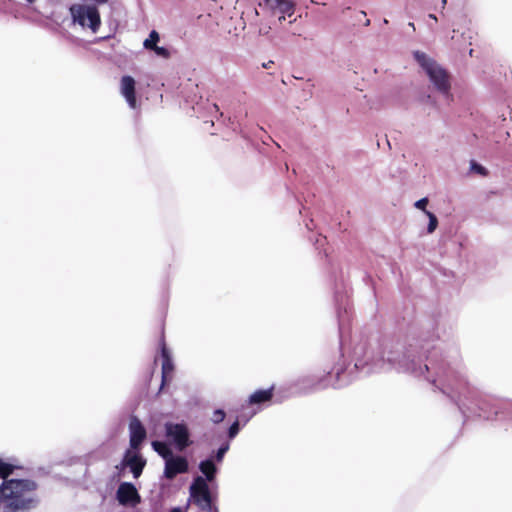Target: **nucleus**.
Returning a JSON list of instances; mask_svg holds the SVG:
<instances>
[{"instance_id": "obj_1", "label": "nucleus", "mask_w": 512, "mask_h": 512, "mask_svg": "<svg viewBox=\"0 0 512 512\" xmlns=\"http://www.w3.org/2000/svg\"><path fill=\"white\" fill-rule=\"evenodd\" d=\"M38 484L31 479H10L0 484L3 512H29L38 505Z\"/></svg>"}, {"instance_id": "obj_2", "label": "nucleus", "mask_w": 512, "mask_h": 512, "mask_svg": "<svg viewBox=\"0 0 512 512\" xmlns=\"http://www.w3.org/2000/svg\"><path fill=\"white\" fill-rule=\"evenodd\" d=\"M414 57L425 70L434 87L441 94L449 96L451 83L448 72L423 52L416 51Z\"/></svg>"}, {"instance_id": "obj_3", "label": "nucleus", "mask_w": 512, "mask_h": 512, "mask_svg": "<svg viewBox=\"0 0 512 512\" xmlns=\"http://www.w3.org/2000/svg\"><path fill=\"white\" fill-rule=\"evenodd\" d=\"M72 17L75 22L79 23L82 27H89L93 32H96L100 25L101 19L98 9L95 6L89 5H73L70 8Z\"/></svg>"}, {"instance_id": "obj_4", "label": "nucleus", "mask_w": 512, "mask_h": 512, "mask_svg": "<svg viewBox=\"0 0 512 512\" xmlns=\"http://www.w3.org/2000/svg\"><path fill=\"white\" fill-rule=\"evenodd\" d=\"M189 491L190 499L197 507L204 512H211L212 497L209 486L203 477L194 478Z\"/></svg>"}, {"instance_id": "obj_5", "label": "nucleus", "mask_w": 512, "mask_h": 512, "mask_svg": "<svg viewBox=\"0 0 512 512\" xmlns=\"http://www.w3.org/2000/svg\"><path fill=\"white\" fill-rule=\"evenodd\" d=\"M160 347H161V357H162V367H161V387L162 390L166 385H168L172 378L174 372V363L170 354L169 349L166 346L164 330L161 331L160 338Z\"/></svg>"}, {"instance_id": "obj_6", "label": "nucleus", "mask_w": 512, "mask_h": 512, "mask_svg": "<svg viewBox=\"0 0 512 512\" xmlns=\"http://www.w3.org/2000/svg\"><path fill=\"white\" fill-rule=\"evenodd\" d=\"M165 430L168 437L172 438L177 448L182 451L188 447L191 442L189 440V430L184 423H166Z\"/></svg>"}, {"instance_id": "obj_7", "label": "nucleus", "mask_w": 512, "mask_h": 512, "mask_svg": "<svg viewBox=\"0 0 512 512\" xmlns=\"http://www.w3.org/2000/svg\"><path fill=\"white\" fill-rule=\"evenodd\" d=\"M116 498L121 505H132L136 506L141 502V497L134 486L130 482H123L119 485Z\"/></svg>"}, {"instance_id": "obj_8", "label": "nucleus", "mask_w": 512, "mask_h": 512, "mask_svg": "<svg viewBox=\"0 0 512 512\" xmlns=\"http://www.w3.org/2000/svg\"><path fill=\"white\" fill-rule=\"evenodd\" d=\"M146 466V460L138 452L133 453L131 449H128L121 462V467H128L133 474L134 478H139Z\"/></svg>"}, {"instance_id": "obj_9", "label": "nucleus", "mask_w": 512, "mask_h": 512, "mask_svg": "<svg viewBox=\"0 0 512 512\" xmlns=\"http://www.w3.org/2000/svg\"><path fill=\"white\" fill-rule=\"evenodd\" d=\"M130 448L138 451L147 437V432L142 422L136 416H132L129 422Z\"/></svg>"}, {"instance_id": "obj_10", "label": "nucleus", "mask_w": 512, "mask_h": 512, "mask_svg": "<svg viewBox=\"0 0 512 512\" xmlns=\"http://www.w3.org/2000/svg\"><path fill=\"white\" fill-rule=\"evenodd\" d=\"M188 461L183 456H170L165 461L164 476L172 480L178 474L186 473L188 471Z\"/></svg>"}, {"instance_id": "obj_11", "label": "nucleus", "mask_w": 512, "mask_h": 512, "mask_svg": "<svg viewBox=\"0 0 512 512\" xmlns=\"http://www.w3.org/2000/svg\"><path fill=\"white\" fill-rule=\"evenodd\" d=\"M135 85L136 83L133 77L125 75L121 78V94L133 109L136 108L137 104Z\"/></svg>"}, {"instance_id": "obj_12", "label": "nucleus", "mask_w": 512, "mask_h": 512, "mask_svg": "<svg viewBox=\"0 0 512 512\" xmlns=\"http://www.w3.org/2000/svg\"><path fill=\"white\" fill-rule=\"evenodd\" d=\"M267 6L273 10H278L282 13L279 20H284L285 15L291 16L294 13V6L290 1L287 0H265Z\"/></svg>"}, {"instance_id": "obj_13", "label": "nucleus", "mask_w": 512, "mask_h": 512, "mask_svg": "<svg viewBox=\"0 0 512 512\" xmlns=\"http://www.w3.org/2000/svg\"><path fill=\"white\" fill-rule=\"evenodd\" d=\"M274 394V386L265 390H256L249 397V404H261L272 399Z\"/></svg>"}, {"instance_id": "obj_14", "label": "nucleus", "mask_w": 512, "mask_h": 512, "mask_svg": "<svg viewBox=\"0 0 512 512\" xmlns=\"http://www.w3.org/2000/svg\"><path fill=\"white\" fill-rule=\"evenodd\" d=\"M199 469L206 476L208 481H212L215 478L217 469L211 459L202 461L199 465Z\"/></svg>"}, {"instance_id": "obj_15", "label": "nucleus", "mask_w": 512, "mask_h": 512, "mask_svg": "<svg viewBox=\"0 0 512 512\" xmlns=\"http://www.w3.org/2000/svg\"><path fill=\"white\" fill-rule=\"evenodd\" d=\"M153 449L165 460H167L170 456H172V451L168 447V445L161 441H153L152 442Z\"/></svg>"}, {"instance_id": "obj_16", "label": "nucleus", "mask_w": 512, "mask_h": 512, "mask_svg": "<svg viewBox=\"0 0 512 512\" xmlns=\"http://www.w3.org/2000/svg\"><path fill=\"white\" fill-rule=\"evenodd\" d=\"M16 468L17 466L7 463L0 458V478L3 479V481L9 480L8 477L15 471Z\"/></svg>"}, {"instance_id": "obj_17", "label": "nucleus", "mask_w": 512, "mask_h": 512, "mask_svg": "<svg viewBox=\"0 0 512 512\" xmlns=\"http://www.w3.org/2000/svg\"><path fill=\"white\" fill-rule=\"evenodd\" d=\"M160 39L159 33L156 30H152L149 34V38H147L143 45L148 50H153Z\"/></svg>"}, {"instance_id": "obj_18", "label": "nucleus", "mask_w": 512, "mask_h": 512, "mask_svg": "<svg viewBox=\"0 0 512 512\" xmlns=\"http://www.w3.org/2000/svg\"><path fill=\"white\" fill-rule=\"evenodd\" d=\"M425 214L429 218V224L427 227V231H428V233H432L435 231V229L437 228V225H438L437 217L430 211H425Z\"/></svg>"}, {"instance_id": "obj_19", "label": "nucleus", "mask_w": 512, "mask_h": 512, "mask_svg": "<svg viewBox=\"0 0 512 512\" xmlns=\"http://www.w3.org/2000/svg\"><path fill=\"white\" fill-rule=\"evenodd\" d=\"M226 413L222 409H217L213 412L211 420L215 424L221 423L225 419Z\"/></svg>"}, {"instance_id": "obj_20", "label": "nucleus", "mask_w": 512, "mask_h": 512, "mask_svg": "<svg viewBox=\"0 0 512 512\" xmlns=\"http://www.w3.org/2000/svg\"><path fill=\"white\" fill-rule=\"evenodd\" d=\"M471 169L482 176L488 175L487 169L485 167H483L482 165L476 163L475 161L471 162Z\"/></svg>"}, {"instance_id": "obj_21", "label": "nucleus", "mask_w": 512, "mask_h": 512, "mask_svg": "<svg viewBox=\"0 0 512 512\" xmlns=\"http://www.w3.org/2000/svg\"><path fill=\"white\" fill-rule=\"evenodd\" d=\"M229 449V443H225L223 445H221V447L217 450V453H216V460L218 462L222 461L225 453L228 451Z\"/></svg>"}, {"instance_id": "obj_22", "label": "nucleus", "mask_w": 512, "mask_h": 512, "mask_svg": "<svg viewBox=\"0 0 512 512\" xmlns=\"http://www.w3.org/2000/svg\"><path fill=\"white\" fill-rule=\"evenodd\" d=\"M239 422L236 420L230 427H229V430H228V436L230 439L234 438L238 432H239Z\"/></svg>"}, {"instance_id": "obj_23", "label": "nucleus", "mask_w": 512, "mask_h": 512, "mask_svg": "<svg viewBox=\"0 0 512 512\" xmlns=\"http://www.w3.org/2000/svg\"><path fill=\"white\" fill-rule=\"evenodd\" d=\"M152 51H154L158 56H161L163 58L170 57L169 50L164 47L156 46Z\"/></svg>"}, {"instance_id": "obj_24", "label": "nucleus", "mask_w": 512, "mask_h": 512, "mask_svg": "<svg viewBox=\"0 0 512 512\" xmlns=\"http://www.w3.org/2000/svg\"><path fill=\"white\" fill-rule=\"evenodd\" d=\"M428 204V198H422L420 200H418L416 203H415V207L420 209V210H423L424 212L427 211L426 210V206Z\"/></svg>"}, {"instance_id": "obj_25", "label": "nucleus", "mask_w": 512, "mask_h": 512, "mask_svg": "<svg viewBox=\"0 0 512 512\" xmlns=\"http://www.w3.org/2000/svg\"><path fill=\"white\" fill-rule=\"evenodd\" d=\"M170 512H183L181 507H174L170 510Z\"/></svg>"}, {"instance_id": "obj_26", "label": "nucleus", "mask_w": 512, "mask_h": 512, "mask_svg": "<svg viewBox=\"0 0 512 512\" xmlns=\"http://www.w3.org/2000/svg\"><path fill=\"white\" fill-rule=\"evenodd\" d=\"M97 4H105L108 2V0H94Z\"/></svg>"}, {"instance_id": "obj_27", "label": "nucleus", "mask_w": 512, "mask_h": 512, "mask_svg": "<svg viewBox=\"0 0 512 512\" xmlns=\"http://www.w3.org/2000/svg\"><path fill=\"white\" fill-rule=\"evenodd\" d=\"M429 18H431V19H433V20L437 21V18H436V16H435L434 14H429Z\"/></svg>"}, {"instance_id": "obj_28", "label": "nucleus", "mask_w": 512, "mask_h": 512, "mask_svg": "<svg viewBox=\"0 0 512 512\" xmlns=\"http://www.w3.org/2000/svg\"><path fill=\"white\" fill-rule=\"evenodd\" d=\"M213 107H214L217 111H219V107H218V105H217V104H213Z\"/></svg>"}, {"instance_id": "obj_29", "label": "nucleus", "mask_w": 512, "mask_h": 512, "mask_svg": "<svg viewBox=\"0 0 512 512\" xmlns=\"http://www.w3.org/2000/svg\"><path fill=\"white\" fill-rule=\"evenodd\" d=\"M29 3H33L35 2L36 0H27Z\"/></svg>"}]
</instances>
